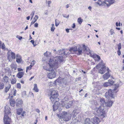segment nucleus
Returning a JSON list of instances; mask_svg holds the SVG:
<instances>
[{
	"instance_id": "f257e3e1",
	"label": "nucleus",
	"mask_w": 124,
	"mask_h": 124,
	"mask_svg": "<svg viewBox=\"0 0 124 124\" xmlns=\"http://www.w3.org/2000/svg\"><path fill=\"white\" fill-rule=\"evenodd\" d=\"M63 61L62 56H59L51 58L48 63H45L42 65L43 68L46 71H52L58 67V65Z\"/></svg>"
},
{
	"instance_id": "f03ea898",
	"label": "nucleus",
	"mask_w": 124,
	"mask_h": 124,
	"mask_svg": "<svg viewBox=\"0 0 124 124\" xmlns=\"http://www.w3.org/2000/svg\"><path fill=\"white\" fill-rule=\"evenodd\" d=\"M50 95V99L51 100L53 103L55 102L53 105V108L54 110L55 111L58 108L59 106V105H56L59 104L58 101L59 99L57 98L58 94L57 93L56 90H52L51 91Z\"/></svg>"
},
{
	"instance_id": "7ed1b4c3",
	"label": "nucleus",
	"mask_w": 124,
	"mask_h": 124,
	"mask_svg": "<svg viewBox=\"0 0 124 124\" xmlns=\"http://www.w3.org/2000/svg\"><path fill=\"white\" fill-rule=\"evenodd\" d=\"M104 108L103 106H100L98 108L96 107L94 109L96 114L102 118L106 116V114Z\"/></svg>"
},
{
	"instance_id": "20e7f679",
	"label": "nucleus",
	"mask_w": 124,
	"mask_h": 124,
	"mask_svg": "<svg viewBox=\"0 0 124 124\" xmlns=\"http://www.w3.org/2000/svg\"><path fill=\"white\" fill-rule=\"evenodd\" d=\"M118 84H116L114 86V89L113 90H112L110 89L108 90L105 94V96L106 98L108 99L114 98L115 96L114 92L118 88Z\"/></svg>"
},
{
	"instance_id": "39448f33",
	"label": "nucleus",
	"mask_w": 124,
	"mask_h": 124,
	"mask_svg": "<svg viewBox=\"0 0 124 124\" xmlns=\"http://www.w3.org/2000/svg\"><path fill=\"white\" fill-rule=\"evenodd\" d=\"M97 68L98 69L100 67L101 68L99 71V72L101 74H103L107 70L109 71V69L108 67H106L105 66V64L103 62V61L101 60V62L99 63L96 66Z\"/></svg>"
},
{
	"instance_id": "423d86ee",
	"label": "nucleus",
	"mask_w": 124,
	"mask_h": 124,
	"mask_svg": "<svg viewBox=\"0 0 124 124\" xmlns=\"http://www.w3.org/2000/svg\"><path fill=\"white\" fill-rule=\"evenodd\" d=\"M90 50L89 48L84 45H83L82 47L81 45H79L78 48V51L79 55L83 53L86 54L89 53Z\"/></svg>"
},
{
	"instance_id": "0eeeda50",
	"label": "nucleus",
	"mask_w": 124,
	"mask_h": 124,
	"mask_svg": "<svg viewBox=\"0 0 124 124\" xmlns=\"http://www.w3.org/2000/svg\"><path fill=\"white\" fill-rule=\"evenodd\" d=\"M10 108H9L8 110H6L4 116L3 118L4 123V124H10L11 121V119L8 116L11 113V112L9 110Z\"/></svg>"
},
{
	"instance_id": "6e6552de",
	"label": "nucleus",
	"mask_w": 124,
	"mask_h": 124,
	"mask_svg": "<svg viewBox=\"0 0 124 124\" xmlns=\"http://www.w3.org/2000/svg\"><path fill=\"white\" fill-rule=\"evenodd\" d=\"M72 104V102L70 101L68 98L65 97L62 101L61 104L62 106L66 108H70Z\"/></svg>"
},
{
	"instance_id": "1a4fd4ad",
	"label": "nucleus",
	"mask_w": 124,
	"mask_h": 124,
	"mask_svg": "<svg viewBox=\"0 0 124 124\" xmlns=\"http://www.w3.org/2000/svg\"><path fill=\"white\" fill-rule=\"evenodd\" d=\"M114 2V0H98L97 3L99 5H106L107 6H109L113 3Z\"/></svg>"
},
{
	"instance_id": "9d476101",
	"label": "nucleus",
	"mask_w": 124,
	"mask_h": 124,
	"mask_svg": "<svg viewBox=\"0 0 124 124\" xmlns=\"http://www.w3.org/2000/svg\"><path fill=\"white\" fill-rule=\"evenodd\" d=\"M71 117V114L69 113H67L65 112H63L62 120L63 119L65 121H68L70 119Z\"/></svg>"
},
{
	"instance_id": "9b49d317",
	"label": "nucleus",
	"mask_w": 124,
	"mask_h": 124,
	"mask_svg": "<svg viewBox=\"0 0 124 124\" xmlns=\"http://www.w3.org/2000/svg\"><path fill=\"white\" fill-rule=\"evenodd\" d=\"M89 53H86L87 55H89V56L92 57L95 61H98L100 60V57L98 55L94 54L91 51L88 52Z\"/></svg>"
},
{
	"instance_id": "f8f14e48",
	"label": "nucleus",
	"mask_w": 124,
	"mask_h": 124,
	"mask_svg": "<svg viewBox=\"0 0 124 124\" xmlns=\"http://www.w3.org/2000/svg\"><path fill=\"white\" fill-rule=\"evenodd\" d=\"M16 58V55L15 53L11 51H9L8 53V58L9 61L11 62L13 59Z\"/></svg>"
},
{
	"instance_id": "ddd939ff",
	"label": "nucleus",
	"mask_w": 124,
	"mask_h": 124,
	"mask_svg": "<svg viewBox=\"0 0 124 124\" xmlns=\"http://www.w3.org/2000/svg\"><path fill=\"white\" fill-rule=\"evenodd\" d=\"M91 120L93 124H98L100 121L99 118L96 117L92 118Z\"/></svg>"
},
{
	"instance_id": "4468645a",
	"label": "nucleus",
	"mask_w": 124,
	"mask_h": 124,
	"mask_svg": "<svg viewBox=\"0 0 124 124\" xmlns=\"http://www.w3.org/2000/svg\"><path fill=\"white\" fill-rule=\"evenodd\" d=\"M54 71L48 73L47 75L48 77L50 79H52L55 77L56 73Z\"/></svg>"
},
{
	"instance_id": "2eb2a0df",
	"label": "nucleus",
	"mask_w": 124,
	"mask_h": 124,
	"mask_svg": "<svg viewBox=\"0 0 124 124\" xmlns=\"http://www.w3.org/2000/svg\"><path fill=\"white\" fill-rule=\"evenodd\" d=\"M23 101L20 99H18L16 100V105L18 107H21L22 105L23 104Z\"/></svg>"
},
{
	"instance_id": "dca6fc26",
	"label": "nucleus",
	"mask_w": 124,
	"mask_h": 124,
	"mask_svg": "<svg viewBox=\"0 0 124 124\" xmlns=\"http://www.w3.org/2000/svg\"><path fill=\"white\" fill-rule=\"evenodd\" d=\"M63 79H61L60 78H58L55 82L56 83L60 86H62L64 84L63 82Z\"/></svg>"
},
{
	"instance_id": "f3484780",
	"label": "nucleus",
	"mask_w": 124,
	"mask_h": 124,
	"mask_svg": "<svg viewBox=\"0 0 124 124\" xmlns=\"http://www.w3.org/2000/svg\"><path fill=\"white\" fill-rule=\"evenodd\" d=\"M110 76V74L108 72L103 75V78L104 80H106L108 79Z\"/></svg>"
},
{
	"instance_id": "a211bd4d",
	"label": "nucleus",
	"mask_w": 124,
	"mask_h": 124,
	"mask_svg": "<svg viewBox=\"0 0 124 124\" xmlns=\"http://www.w3.org/2000/svg\"><path fill=\"white\" fill-rule=\"evenodd\" d=\"M113 102L111 101H108L105 103V106L107 107H110L112 105Z\"/></svg>"
},
{
	"instance_id": "6ab92c4d",
	"label": "nucleus",
	"mask_w": 124,
	"mask_h": 124,
	"mask_svg": "<svg viewBox=\"0 0 124 124\" xmlns=\"http://www.w3.org/2000/svg\"><path fill=\"white\" fill-rule=\"evenodd\" d=\"M2 81L4 83H7L9 81V79L8 76H5L3 78Z\"/></svg>"
},
{
	"instance_id": "aec40b11",
	"label": "nucleus",
	"mask_w": 124,
	"mask_h": 124,
	"mask_svg": "<svg viewBox=\"0 0 124 124\" xmlns=\"http://www.w3.org/2000/svg\"><path fill=\"white\" fill-rule=\"evenodd\" d=\"M22 61L20 55L19 54L16 55V62L18 63H19L21 62Z\"/></svg>"
},
{
	"instance_id": "412c9836",
	"label": "nucleus",
	"mask_w": 124,
	"mask_h": 124,
	"mask_svg": "<svg viewBox=\"0 0 124 124\" xmlns=\"http://www.w3.org/2000/svg\"><path fill=\"white\" fill-rule=\"evenodd\" d=\"M24 74V73L23 72H19L17 74V77L19 78H21L23 76Z\"/></svg>"
},
{
	"instance_id": "4be33fe9",
	"label": "nucleus",
	"mask_w": 124,
	"mask_h": 124,
	"mask_svg": "<svg viewBox=\"0 0 124 124\" xmlns=\"http://www.w3.org/2000/svg\"><path fill=\"white\" fill-rule=\"evenodd\" d=\"M91 123L90 118H86L85 120L84 124H90Z\"/></svg>"
},
{
	"instance_id": "5701e85b",
	"label": "nucleus",
	"mask_w": 124,
	"mask_h": 124,
	"mask_svg": "<svg viewBox=\"0 0 124 124\" xmlns=\"http://www.w3.org/2000/svg\"><path fill=\"white\" fill-rule=\"evenodd\" d=\"M16 92V91L15 89H13L11 90V93L9 94V95H11L14 96H15Z\"/></svg>"
},
{
	"instance_id": "b1692460",
	"label": "nucleus",
	"mask_w": 124,
	"mask_h": 124,
	"mask_svg": "<svg viewBox=\"0 0 124 124\" xmlns=\"http://www.w3.org/2000/svg\"><path fill=\"white\" fill-rule=\"evenodd\" d=\"M100 102H101V104L102 106L104 107V104L106 103L104 99L103 98H101L100 100Z\"/></svg>"
},
{
	"instance_id": "393cba45",
	"label": "nucleus",
	"mask_w": 124,
	"mask_h": 124,
	"mask_svg": "<svg viewBox=\"0 0 124 124\" xmlns=\"http://www.w3.org/2000/svg\"><path fill=\"white\" fill-rule=\"evenodd\" d=\"M58 54H62V55H64L65 54V51L62 49V50H59L58 52Z\"/></svg>"
},
{
	"instance_id": "a878e982",
	"label": "nucleus",
	"mask_w": 124,
	"mask_h": 124,
	"mask_svg": "<svg viewBox=\"0 0 124 124\" xmlns=\"http://www.w3.org/2000/svg\"><path fill=\"white\" fill-rule=\"evenodd\" d=\"M23 109L21 108H20L18 109L17 110V113L19 115H20L21 113L23 112Z\"/></svg>"
},
{
	"instance_id": "bb28decb",
	"label": "nucleus",
	"mask_w": 124,
	"mask_h": 124,
	"mask_svg": "<svg viewBox=\"0 0 124 124\" xmlns=\"http://www.w3.org/2000/svg\"><path fill=\"white\" fill-rule=\"evenodd\" d=\"M34 86L33 88L34 90L36 92H38L39 91V90L38 89L37 85L36 84H34Z\"/></svg>"
},
{
	"instance_id": "cd10ccee",
	"label": "nucleus",
	"mask_w": 124,
	"mask_h": 124,
	"mask_svg": "<svg viewBox=\"0 0 124 124\" xmlns=\"http://www.w3.org/2000/svg\"><path fill=\"white\" fill-rule=\"evenodd\" d=\"M10 104L12 106L14 107L15 106V101L14 100H10Z\"/></svg>"
},
{
	"instance_id": "c85d7f7f",
	"label": "nucleus",
	"mask_w": 124,
	"mask_h": 124,
	"mask_svg": "<svg viewBox=\"0 0 124 124\" xmlns=\"http://www.w3.org/2000/svg\"><path fill=\"white\" fill-rule=\"evenodd\" d=\"M78 48H77V46H75L74 48H72L70 49V51H78Z\"/></svg>"
},
{
	"instance_id": "c756f323",
	"label": "nucleus",
	"mask_w": 124,
	"mask_h": 124,
	"mask_svg": "<svg viewBox=\"0 0 124 124\" xmlns=\"http://www.w3.org/2000/svg\"><path fill=\"white\" fill-rule=\"evenodd\" d=\"M11 67L12 69H14V70H16L17 67V65L16 64L12 63L11 65Z\"/></svg>"
},
{
	"instance_id": "7c9ffc66",
	"label": "nucleus",
	"mask_w": 124,
	"mask_h": 124,
	"mask_svg": "<svg viewBox=\"0 0 124 124\" xmlns=\"http://www.w3.org/2000/svg\"><path fill=\"white\" fill-rule=\"evenodd\" d=\"M11 83L12 84H14L16 82V79L15 78H12L10 80Z\"/></svg>"
},
{
	"instance_id": "2f4dec72",
	"label": "nucleus",
	"mask_w": 124,
	"mask_h": 124,
	"mask_svg": "<svg viewBox=\"0 0 124 124\" xmlns=\"http://www.w3.org/2000/svg\"><path fill=\"white\" fill-rule=\"evenodd\" d=\"M11 87L10 84H9L8 85L5 87V92H7L9 90Z\"/></svg>"
},
{
	"instance_id": "473e14b6",
	"label": "nucleus",
	"mask_w": 124,
	"mask_h": 124,
	"mask_svg": "<svg viewBox=\"0 0 124 124\" xmlns=\"http://www.w3.org/2000/svg\"><path fill=\"white\" fill-rule=\"evenodd\" d=\"M108 81L110 84V86L113 85L114 82V81L112 79H109L108 80Z\"/></svg>"
},
{
	"instance_id": "72a5a7b5",
	"label": "nucleus",
	"mask_w": 124,
	"mask_h": 124,
	"mask_svg": "<svg viewBox=\"0 0 124 124\" xmlns=\"http://www.w3.org/2000/svg\"><path fill=\"white\" fill-rule=\"evenodd\" d=\"M83 20L81 19L80 17H79L78 18L77 20L78 22L80 24H81V23L83 22Z\"/></svg>"
},
{
	"instance_id": "f704fd0d",
	"label": "nucleus",
	"mask_w": 124,
	"mask_h": 124,
	"mask_svg": "<svg viewBox=\"0 0 124 124\" xmlns=\"http://www.w3.org/2000/svg\"><path fill=\"white\" fill-rule=\"evenodd\" d=\"M103 86L105 87H107L108 86H110V84L108 82H106L104 83L103 84Z\"/></svg>"
},
{
	"instance_id": "c9c22d12",
	"label": "nucleus",
	"mask_w": 124,
	"mask_h": 124,
	"mask_svg": "<svg viewBox=\"0 0 124 124\" xmlns=\"http://www.w3.org/2000/svg\"><path fill=\"white\" fill-rule=\"evenodd\" d=\"M77 115V113H75L74 111L72 113L71 116H72L73 118H74Z\"/></svg>"
},
{
	"instance_id": "e433bc0d",
	"label": "nucleus",
	"mask_w": 124,
	"mask_h": 124,
	"mask_svg": "<svg viewBox=\"0 0 124 124\" xmlns=\"http://www.w3.org/2000/svg\"><path fill=\"white\" fill-rule=\"evenodd\" d=\"M4 87V84L1 82L0 83V89L1 90L3 89Z\"/></svg>"
},
{
	"instance_id": "4c0bfd02",
	"label": "nucleus",
	"mask_w": 124,
	"mask_h": 124,
	"mask_svg": "<svg viewBox=\"0 0 124 124\" xmlns=\"http://www.w3.org/2000/svg\"><path fill=\"white\" fill-rule=\"evenodd\" d=\"M1 47L2 49L5 50H6V46L4 43H3L2 44Z\"/></svg>"
},
{
	"instance_id": "58836bf2",
	"label": "nucleus",
	"mask_w": 124,
	"mask_h": 124,
	"mask_svg": "<svg viewBox=\"0 0 124 124\" xmlns=\"http://www.w3.org/2000/svg\"><path fill=\"white\" fill-rule=\"evenodd\" d=\"M32 67V66L31 65H30L28 67H27L26 68V72H27V71L28 70H31V68Z\"/></svg>"
},
{
	"instance_id": "ea45409f",
	"label": "nucleus",
	"mask_w": 124,
	"mask_h": 124,
	"mask_svg": "<svg viewBox=\"0 0 124 124\" xmlns=\"http://www.w3.org/2000/svg\"><path fill=\"white\" fill-rule=\"evenodd\" d=\"M26 92L25 91H23L22 93V96L23 97H25L26 95Z\"/></svg>"
},
{
	"instance_id": "a19ab883",
	"label": "nucleus",
	"mask_w": 124,
	"mask_h": 124,
	"mask_svg": "<svg viewBox=\"0 0 124 124\" xmlns=\"http://www.w3.org/2000/svg\"><path fill=\"white\" fill-rule=\"evenodd\" d=\"M47 51H46V52L44 54V56H46L47 57H51V55H48V53Z\"/></svg>"
},
{
	"instance_id": "79ce46f5",
	"label": "nucleus",
	"mask_w": 124,
	"mask_h": 124,
	"mask_svg": "<svg viewBox=\"0 0 124 124\" xmlns=\"http://www.w3.org/2000/svg\"><path fill=\"white\" fill-rule=\"evenodd\" d=\"M109 32L110 33L111 35H112L115 33V32L114 31V30H113L112 29H111L110 30Z\"/></svg>"
},
{
	"instance_id": "37998d69",
	"label": "nucleus",
	"mask_w": 124,
	"mask_h": 124,
	"mask_svg": "<svg viewBox=\"0 0 124 124\" xmlns=\"http://www.w3.org/2000/svg\"><path fill=\"white\" fill-rule=\"evenodd\" d=\"M59 24V23L58 21V20L56 19L55 20V25L56 26H58Z\"/></svg>"
},
{
	"instance_id": "c03bdc74",
	"label": "nucleus",
	"mask_w": 124,
	"mask_h": 124,
	"mask_svg": "<svg viewBox=\"0 0 124 124\" xmlns=\"http://www.w3.org/2000/svg\"><path fill=\"white\" fill-rule=\"evenodd\" d=\"M118 50H119L121 49V44L120 43H119L118 45Z\"/></svg>"
},
{
	"instance_id": "a18cd8bd",
	"label": "nucleus",
	"mask_w": 124,
	"mask_h": 124,
	"mask_svg": "<svg viewBox=\"0 0 124 124\" xmlns=\"http://www.w3.org/2000/svg\"><path fill=\"white\" fill-rule=\"evenodd\" d=\"M35 12L34 11H33L32 12V13L31 14V19H32L33 18V16L34 15L35 13Z\"/></svg>"
},
{
	"instance_id": "49530a36",
	"label": "nucleus",
	"mask_w": 124,
	"mask_h": 124,
	"mask_svg": "<svg viewBox=\"0 0 124 124\" xmlns=\"http://www.w3.org/2000/svg\"><path fill=\"white\" fill-rule=\"evenodd\" d=\"M17 88L20 89L21 88V85L20 83H18L17 84Z\"/></svg>"
},
{
	"instance_id": "de8ad7c7",
	"label": "nucleus",
	"mask_w": 124,
	"mask_h": 124,
	"mask_svg": "<svg viewBox=\"0 0 124 124\" xmlns=\"http://www.w3.org/2000/svg\"><path fill=\"white\" fill-rule=\"evenodd\" d=\"M35 61H33L31 62V65L32 66H33L35 63Z\"/></svg>"
},
{
	"instance_id": "09e8293b",
	"label": "nucleus",
	"mask_w": 124,
	"mask_h": 124,
	"mask_svg": "<svg viewBox=\"0 0 124 124\" xmlns=\"http://www.w3.org/2000/svg\"><path fill=\"white\" fill-rule=\"evenodd\" d=\"M117 53L119 56H120L121 54V52L120 50H118L117 51Z\"/></svg>"
},
{
	"instance_id": "8fccbe9b",
	"label": "nucleus",
	"mask_w": 124,
	"mask_h": 124,
	"mask_svg": "<svg viewBox=\"0 0 124 124\" xmlns=\"http://www.w3.org/2000/svg\"><path fill=\"white\" fill-rule=\"evenodd\" d=\"M17 70L18 71H23V69H21L19 68H18L17 69Z\"/></svg>"
},
{
	"instance_id": "3c124183",
	"label": "nucleus",
	"mask_w": 124,
	"mask_h": 124,
	"mask_svg": "<svg viewBox=\"0 0 124 124\" xmlns=\"http://www.w3.org/2000/svg\"><path fill=\"white\" fill-rule=\"evenodd\" d=\"M38 24L37 23H35L34 25V26L35 27H38Z\"/></svg>"
},
{
	"instance_id": "603ef678",
	"label": "nucleus",
	"mask_w": 124,
	"mask_h": 124,
	"mask_svg": "<svg viewBox=\"0 0 124 124\" xmlns=\"http://www.w3.org/2000/svg\"><path fill=\"white\" fill-rule=\"evenodd\" d=\"M39 18V16L37 15H36L34 17V19H37Z\"/></svg>"
},
{
	"instance_id": "864d4df0",
	"label": "nucleus",
	"mask_w": 124,
	"mask_h": 124,
	"mask_svg": "<svg viewBox=\"0 0 124 124\" xmlns=\"http://www.w3.org/2000/svg\"><path fill=\"white\" fill-rule=\"evenodd\" d=\"M55 29V28L54 27H52L51 28V31H54Z\"/></svg>"
},
{
	"instance_id": "5fc2aeb1",
	"label": "nucleus",
	"mask_w": 124,
	"mask_h": 124,
	"mask_svg": "<svg viewBox=\"0 0 124 124\" xmlns=\"http://www.w3.org/2000/svg\"><path fill=\"white\" fill-rule=\"evenodd\" d=\"M44 14L46 15H48V13L47 10H46L44 12Z\"/></svg>"
},
{
	"instance_id": "6e6d98bb",
	"label": "nucleus",
	"mask_w": 124,
	"mask_h": 124,
	"mask_svg": "<svg viewBox=\"0 0 124 124\" xmlns=\"http://www.w3.org/2000/svg\"><path fill=\"white\" fill-rule=\"evenodd\" d=\"M116 25L117 26H120V23H119L118 24V23L117 22L116 23Z\"/></svg>"
},
{
	"instance_id": "4d7b16f0",
	"label": "nucleus",
	"mask_w": 124,
	"mask_h": 124,
	"mask_svg": "<svg viewBox=\"0 0 124 124\" xmlns=\"http://www.w3.org/2000/svg\"><path fill=\"white\" fill-rule=\"evenodd\" d=\"M25 112L24 111H23V112L21 113V115L22 116H24V113Z\"/></svg>"
},
{
	"instance_id": "13d9d810",
	"label": "nucleus",
	"mask_w": 124,
	"mask_h": 124,
	"mask_svg": "<svg viewBox=\"0 0 124 124\" xmlns=\"http://www.w3.org/2000/svg\"><path fill=\"white\" fill-rule=\"evenodd\" d=\"M64 17H65L66 18H68L69 17V15H68L67 16H65V15H62Z\"/></svg>"
},
{
	"instance_id": "bf43d9fd",
	"label": "nucleus",
	"mask_w": 124,
	"mask_h": 124,
	"mask_svg": "<svg viewBox=\"0 0 124 124\" xmlns=\"http://www.w3.org/2000/svg\"><path fill=\"white\" fill-rule=\"evenodd\" d=\"M36 111L37 112L39 113L40 111L38 109H36Z\"/></svg>"
},
{
	"instance_id": "052dcab7",
	"label": "nucleus",
	"mask_w": 124,
	"mask_h": 124,
	"mask_svg": "<svg viewBox=\"0 0 124 124\" xmlns=\"http://www.w3.org/2000/svg\"><path fill=\"white\" fill-rule=\"evenodd\" d=\"M30 42L33 44H34V41L33 40H31Z\"/></svg>"
},
{
	"instance_id": "680f3d73",
	"label": "nucleus",
	"mask_w": 124,
	"mask_h": 124,
	"mask_svg": "<svg viewBox=\"0 0 124 124\" xmlns=\"http://www.w3.org/2000/svg\"><path fill=\"white\" fill-rule=\"evenodd\" d=\"M75 24L74 23H73V25L72 26V27L73 28H74L75 27Z\"/></svg>"
},
{
	"instance_id": "e2e57ef3",
	"label": "nucleus",
	"mask_w": 124,
	"mask_h": 124,
	"mask_svg": "<svg viewBox=\"0 0 124 124\" xmlns=\"http://www.w3.org/2000/svg\"><path fill=\"white\" fill-rule=\"evenodd\" d=\"M70 29H66V31L67 33H69V30Z\"/></svg>"
},
{
	"instance_id": "0e129e2a",
	"label": "nucleus",
	"mask_w": 124,
	"mask_h": 124,
	"mask_svg": "<svg viewBox=\"0 0 124 124\" xmlns=\"http://www.w3.org/2000/svg\"><path fill=\"white\" fill-rule=\"evenodd\" d=\"M35 23V22H34V21H32L31 23V25Z\"/></svg>"
},
{
	"instance_id": "69168bd1",
	"label": "nucleus",
	"mask_w": 124,
	"mask_h": 124,
	"mask_svg": "<svg viewBox=\"0 0 124 124\" xmlns=\"http://www.w3.org/2000/svg\"><path fill=\"white\" fill-rule=\"evenodd\" d=\"M66 6L67 8H68L69 7V4H67L66 5Z\"/></svg>"
},
{
	"instance_id": "338daca9",
	"label": "nucleus",
	"mask_w": 124,
	"mask_h": 124,
	"mask_svg": "<svg viewBox=\"0 0 124 124\" xmlns=\"http://www.w3.org/2000/svg\"><path fill=\"white\" fill-rule=\"evenodd\" d=\"M48 55H51V53L50 52H48Z\"/></svg>"
},
{
	"instance_id": "774afa93",
	"label": "nucleus",
	"mask_w": 124,
	"mask_h": 124,
	"mask_svg": "<svg viewBox=\"0 0 124 124\" xmlns=\"http://www.w3.org/2000/svg\"><path fill=\"white\" fill-rule=\"evenodd\" d=\"M34 77H31L29 79V80L30 81H31L33 78H34Z\"/></svg>"
}]
</instances>
